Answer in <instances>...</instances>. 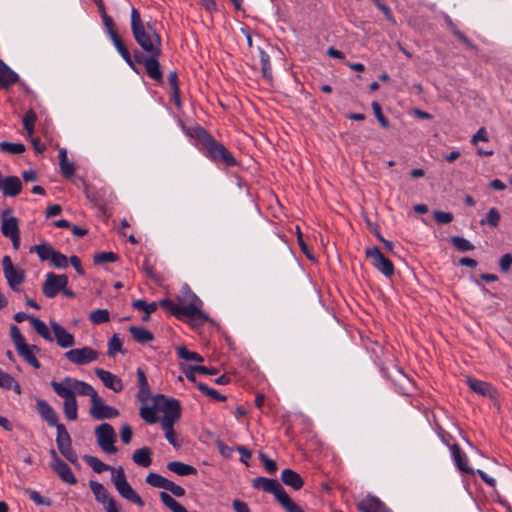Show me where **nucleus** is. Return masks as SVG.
I'll return each mask as SVG.
<instances>
[{
	"label": "nucleus",
	"instance_id": "obj_1",
	"mask_svg": "<svg viewBox=\"0 0 512 512\" xmlns=\"http://www.w3.org/2000/svg\"><path fill=\"white\" fill-rule=\"evenodd\" d=\"M177 301L179 304L168 298L162 299L160 300V306L178 320L198 318L203 322H211L209 315L202 311V300L191 290L188 284L181 287Z\"/></svg>",
	"mask_w": 512,
	"mask_h": 512
},
{
	"label": "nucleus",
	"instance_id": "obj_2",
	"mask_svg": "<svg viewBox=\"0 0 512 512\" xmlns=\"http://www.w3.org/2000/svg\"><path fill=\"white\" fill-rule=\"evenodd\" d=\"M131 31L136 43L146 52H153L161 49V37L157 33L154 24L143 22L140 12L132 7L131 10Z\"/></svg>",
	"mask_w": 512,
	"mask_h": 512
},
{
	"label": "nucleus",
	"instance_id": "obj_3",
	"mask_svg": "<svg viewBox=\"0 0 512 512\" xmlns=\"http://www.w3.org/2000/svg\"><path fill=\"white\" fill-rule=\"evenodd\" d=\"M199 151L204 157L218 166L236 167L239 165L234 155L213 136L208 139L203 147H200Z\"/></svg>",
	"mask_w": 512,
	"mask_h": 512
},
{
	"label": "nucleus",
	"instance_id": "obj_4",
	"mask_svg": "<svg viewBox=\"0 0 512 512\" xmlns=\"http://www.w3.org/2000/svg\"><path fill=\"white\" fill-rule=\"evenodd\" d=\"M155 401L164 413L161 425H174L181 418L182 408L179 400L158 394Z\"/></svg>",
	"mask_w": 512,
	"mask_h": 512
},
{
	"label": "nucleus",
	"instance_id": "obj_5",
	"mask_svg": "<svg viewBox=\"0 0 512 512\" xmlns=\"http://www.w3.org/2000/svg\"><path fill=\"white\" fill-rule=\"evenodd\" d=\"M50 386L52 387L53 391L64 400L63 411L65 417L68 420L75 421L78 417V404L76 397L73 395V392L70 391V389H65L62 384H58V382L55 380L50 382Z\"/></svg>",
	"mask_w": 512,
	"mask_h": 512
},
{
	"label": "nucleus",
	"instance_id": "obj_6",
	"mask_svg": "<svg viewBox=\"0 0 512 512\" xmlns=\"http://www.w3.org/2000/svg\"><path fill=\"white\" fill-rule=\"evenodd\" d=\"M367 258L371 259L372 266L382 273L386 278H392L395 273L393 262L385 257L376 246L368 247L365 250Z\"/></svg>",
	"mask_w": 512,
	"mask_h": 512
},
{
	"label": "nucleus",
	"instance_id": "obj_7",
	"mask_svg": "<svg viewBox=\"0 0 512 512\" xmlns=\"http://www.w3.org/2000/svg\"><path fill=\"white\" fill-rule=\"evenodd\" d=\"M95 435L98 445L104 452L114 454L118 451L117 447L114 445L116 433L112 425L109 423L100 424L95 428Z\"/></svg>",
	"mask_w": 512,
	"mask_h": 512
},
{
	"label": "nucleus",
	"instance_id": "obj_8",
	"mask_svg": "<svg viewBox=\"0 0 512 512\" xmlns=\"http://www.w3.org/2000/svg\"><path fill=\"white\" fill-rule=\"evenodd\" d=\"M2 266L3 274L5 279L7 280L9 287L13 291L18 292L19 286L25 280V271L20 267L14 266L11 257L8 255L3 257Z\"/></svg>",
	"mask_w": 512,
	"mask_h": 512
},
{
	"label": "nucleus",
	"instance_id": "obj_9",
	"mask_svg": "<svg viewBox=\"0 0 512 512\" xmlns=\"http://www.w3.org/2000/svg\"><path fill=\"white\" fill-rule=\"evenodd\" d=\"M68 276L66 274H55L48 272L45 276V281L42 284V293L45 297L53 299L57 296L65 286L68 285Z\"/></svg>",
	"mask_w": 512,
	"mask_h": 512
},
{
	"label": "nucleus",
	"instance_id": "obj_10",
	"mask_svg": "<svg viewBox=\"0 0 512 512\" xmlns=\"http://www.w3.org/2000/svg\"><path fill=\"white\" fill-rule=\"evenodd\" d=\"M58 384H62L65 389H70L74 397H76V395L89 396L91 402L99 396L97 391L89 383L72 378L71 376H65Z\"/></svg>",
	"mask_w": 512,
	"mask_h": 512
},
{
	"label": "nucleus",
	"instance_id": "obj_11",
	"mask_svg": "<svg viewBox=\"0 0 512 512\" xmlns=\"http://www.w3.org/2000/svg\"><path fill=\"white\" fill-rule=\"evenodd\" d=\"M65 357L73 364L86 365L98 358V352L91 347L70 349L65 353Z\"/></svg>",
	"mask_w": 512,
	"mask_h": 512
},
{
	"label": "nucleus",
	"instance_id": "obj_12",
	"mask_svg": "<svg viewBox=\"0 0 512 512\" xmlns=\"http://www.w3.org/2000/svg\"><path fill=\"white\" fill-rule=\"evenodd\" d=\"M89 413L96 420L113 419L119 416V410L105 404L99 396L91 402Z\"/></svg>",
	"mask_w": 512,
	"mask_h": 512
},
{
	"label": "nucleus",
	"instance_id": "obj_13",
	"mask_svg": "<svg viewBox=\"0 0 512 512\" xmlns=\"http://www.w3.org/2000/svg\"><path fill=\"white\" fill-rule=\"evenodd\" d=\"M147 54L148 59L144 64L147 76L155 82H157L158 84H163V72L161 70V66L159 63V58L162 54V50L157 49Z\"/></svg>",
	"mask_w": 512,
	"mask_h": 512
},
{
	"label": "nucleus",
	"instance_id": "obj_14",
	"mask_svg": "<svg viewBox=\"0 0 512 512\" xmlns=\"http://www.w3.org/2000/svg\"><path fill=\"white\" fill-rule=\"evenodd\" d=\"M281 483L282 482H253V486L256 489H262L265 492L272 493L283 507L291 498L286 493Z\"/></svg>",
	"mask_w": 512,
	"mask_h": 512
},
{
	"label": "nucleus",
	"instance_id": "obj_15",
	"mask_svg": "<svg viewBox=\"0 0 512 512\" xmlns=\"http://www.w3.org/2000/svg\"><path fill=\"white\" fill-rule=\"evenodd\" d=\"M179 125L182 128L183 133L196 141V146L198 150L200 147H203L204 144L208 141V139L212 136L205 128L202 126L195 124L191 127L185 126L182 120H179Z\"/></svg>",
	"mask_w": 512,
	"mask_h": 512
},
{
	"label": "nucleus",
	"instance_id": "obj_16",
	"mask_svg": "<svg viewBox=\"0 0 512 512\" xmlns=\"http://www.w3.org/2000/svg\"><path fill=\"white\" fill-rule=\"evenodd\" d=\"M360 512H393L378 497L367 495L356 504Z\"/></svg>",
	"mask_w": 512,
	"mask_h": 512
},
{
	"label": "nucleus",
	"instance_id": "obj_17",
	"mask_svg": "<svg viewBox=\"0 0 512 512\" xmlns=\"http://www.w3.org/2000/svg\"><path fill=\"white\" fill-rule=\"evenodd\" d=\"M451 456L457 469L467 475L474 476V470L469 466V460L466 453L458 444L450 446Z\"/></svg>",
	"mask_w": 512,
	"mask_h": 512
},
{
	"label": "nucleus",
	"instance_id": "obj_18",
	"mask_svg": "<svg viewBox=\"0 0 512 512\" xmlns=\"http://www.w3.org/2000/svg\"><path fill=\"white\" fill-rule=\"evenodd\" d=\"M94 372L106 388L111 389L115 393L123 390L122 380L113 373L98 367L95 368Z\"/></svg>",
	"mask_w": 512,
	"mask_h": 512
},
{
	"label": "nucleus",
	"instance_id": "obj_19",
	"mask_svg": "<svg viewBox=\"0 0 512 512\" xmlns=\"http://www.w3.org/2000/svg\"><path fill=\"white\" fill-rule=\"evenodd\" d=\"M36 410L42 420L45 421L48 426L53 427L59 423L57 412L46 400L37 399Z\"/></svg>",
	"mask_w": 512,
	"mask_h": 512
},
{
	"label": "nucleus",
	"instance_id": "obj_20",
	"mask_svg": "<svg viewBox=\"0 0 512 512\" xmlns=\"http://www.w3.org/2000/svg\"><path fill=\"white\" fill-rule=\"evenodd\" d=\"M50 325L58 346L69 348L75 344L74 335L69 333L63 326L56 321H51Z\"/></svg>",
	"mask_w": 512,
	"mask_h": 512
},
{
	"label": "nucleus",
	"instance_id": "obj_21",
	"mask_svg": "<svg viewBox=\"0 0 512 512\" xmlns=\"http://www.w3.org/2000/svg\"><path fill=\"white\" fill-rule=\"evenodd\" d=\"M18 354L33 368L39 369L41 364L36 357V353L40 352V348L36 345H30L27 342L16 347Z\"/></svg>",
	"mask_w": 512,
	"mask_h": 512
},
{
	"label": "nucleus",
	"instance_id": "obj_22",
	"mask_svg": "<svg viewBox=\"0 0 512 512\" xmlns=\"http://www.w3.org/2000/svg\"><path fill=\"white\" fill-rule=\"evenodd\" d=\"M181 369L183 373L185 374L186 378L193 382L196 386L197 383H199L196 379L195 373H200V376L203 375H215L218 373L217 368L215 367H206V366H199V365H183L181 364Z\"/></svg>",
	"mask_w": 512,
	"mask_h": 512
},
{
	"label": "nucleus",
	"instance_id": "obj_23",
	"mask_svg": "<svg viewBox=\"0 0 512 512\" xmlns=\"http://www.w3.org/2000/svg\"><path fill=\"white\" fill-rule=\"evenodd\" d=\"M22 191V183L17 176H7L0 183V192L8 197H15Z\"/></svg>",
	"mask_w": 512,
	"mask_h": 512
},
{
	"label": "nucleus",
	"instance_id": "obj_24",
	"mask_svg": "<svg viewBox=\"0 0 512 512\" xmlns=\"http://www.w3.org/2000/svg\"><path fill=\"white\" fill-rule=\"evenodd\" d=\"M114 484L117 491L123 498L138 506H144V501L131 487L130 482H114Z\"/></svg>",
	"mask_w": 512,
	"mask_h": 512
},
{
	"label": "nucleus",
	"instance_id": "obj_25",
	"mask_svg": "<svg viewBox=\"0 0 512 512\" xmlns=\"http://www.w3.org/2000/svg\"><path fill=\"white\" fill-rule=\"evenodd\" d=\"M8 214H11L10 209H6L1 214V232L5 237L13 236L15 234L20 233L18 219L14 216L7 217Z\"/></svg>",
	"mask_w": 512,
	"mask_h": 512
},
{
	"label": "nucleus",
	"instance_id": "obj_26",
	"mask_svg": "<svg viewBox=\"0 0 512 512\" xmlns=\"http://www.w3.org/2000/svg\"><path fill=\"white\" fill-rule=\"evenodd\" d=\"M17 82H19L18 74L0 59V85L7 88Z\"/></svg>",
	"mask_w": 512,
	"mask_h": 512
},
{
	"label": "nucleus",
	"instance_id": "obj_27",
	"mask_svg": "<svg viewBox=\"0 0 512 512\" xmlns=\"http://www.w3.org/2000/svg\"><path fill=\"white\" fill-rule=\"evenodd\" d=\"M167 469L180 477L197 475V469L194 466L179 461L169 462L167 464Z\"/></svg>",
	"mask_w": 512,
	"mask_h": 512
},
{
	"label": "nucleus",
	"instance_id": "obj_28",
	"mask_svg": "<svg viewBox=\"0 0 512 512\" xmlns=\"http://www.w3.org/2000/svg\"><path fill=\"white\" fill-rule=\"evenodd\" d=\"M132 460L138 466L147 468L152 463V450L151 448L144 446L140 449L134 451L132 455Z\"/></svg>",
	"mask_w": 512,
	"mask_h": 512
},
{
	"label": "nucleus",
	"instance_id": "obj_29",
	"mask_svg": "<svg viewBox=\"0 0 512 512\" xmlns=\"http://www.w3.org/2000/svg\"><path fill=\"white\" fill-rule=\"evenodd\" d=\"M128 330L133 339L140 344H146L154 339L153 333L144 327L130 326Z\"/></svg>",
	"mask_w": 512,
	"mask_h": 512
},
{
	"label": "nucleus",
	"instance_id": "obj_30",
	"mask_svg": "<svg viewBox=\"0 0 512 512\" xmlns=\"http://www.w3.org/2000/svg\"><path fill=\"white\" fill-rule=\"evenodd\" d=\"M446 23L448 25V27L450 28L451 32L453 33V35L455 37H457V39L462 42L466 48L472 50V51H478V46L475 45L464 33H462L458 28L457 26L454 24V22L452 21V19L447 16L446 17Z\"/></svg>",
	"mask_w": 512,
	"mask_h": 512
},
{
	"label": "nucleus",
	"instance_id": "obj_31",
	"mask_svg": "<svg viewBox=\"0 0 512 512\" xmlns=\"http://www.w3.org/2000/svg\"><path fill=\"white\" fill-rule=\"evenodd\" d=\"M89 483L96 500L102 503L105 507L109 505L110 501H115L112 497L109 496L107 490L100 482Z\"/></svg>",
	"mask_w": 512,
	"mask_h": 512
},
{
	"label": "nucleus",
	"instance_id": "obj_32",
	"mask_svg": "<svg viewBox=\"0 0 512 512\" xmlns=\"http://www.w3.org/2000/svg\"><path fill=\"white\" fill-rule=\"evenodd\" d=\"M55 249L48 243L38 244L30 247V253H36L41 261H47L52 259V254L55 253Z\"/></svg>",
	"mask_w": 512,
	"mask_h": 512
},
{
	"label": "nucleus",
	"instance_id": "obj_33",
	"mask_svg": "<svg viewBox=\"0 0 512 512\" xmlns=\"http://www.w3.org/2000/svg\"><path fill=\"white\" fill-rule=\"evenodd\" d=\"M259 57H260L262 76L267 81L271 82L273 79V74H272V66H271L270 56L265 50L259 49Z\"/></svg>",
	"mask_w": 512,
	"mask_h": 512
},
{
	"label": "nucleus",
	"instance_id": "obj_34",
	"mask_svg": "<svg viewBox=\"0 0 512 512\" xmlns=\"http://www.w3.org/2000/svg\"><path fill=\"white\" fill-rule=\"evenodd\" d=\"M0 388L6 390H13L15 393H21V387L19 383L9 373L4 372L0 369Z\"/></svg>",
	"mask_w": 512,
	"mask_h": 512
},
{
	"label": "nucleus",
	"instance_id": "obj_35",
	"mask_svg": "<svg viewBox=\"0 0 512 512\" xmlns=\"http://www.w3.org/2000/svg\"><path fill=\"white\" fill-rule=\"evenodd\" d=\"M467 384L473 392L482 396L488 395L491 390V385L489 383L476 378L468 377Z\"/></svg>",
	"mask_w": 512,
	"mask_h": 512
},
{
	"label": "nucleus",
	"instance_id": "obj_36",
	"mask_svg": "<svg viewBox=\"0 0 512 512\" xmlns=\"http://www.w3.org/2000/svg\"><path fill=\"white\" fill-rule=\"evenodd\" d=\"M160 499L163 504L169 508L172 512H188L187 509L176 501L169 493L161 492Z\"/></svg>",
	"mask_w": 512,
	"mask_h": 512
},
{
	"label": "nucleus",
	"instance_id": "obj_37",
	"mask_svg": "<svg viewBox=\"0 0 512 512\" xmlns=\"http://www.w3.org/2000/svg\"><path fill=\"white\" fill-rule=\"evenodd\" d=\"M258 461L264 467V470L268 475L274 476L276 474L278 465L275 460L269 458L265 453L259 452Z\"/></svg>",
	"mask_w": 512,
	"mask_h": 512
},
{
	"label": "nucleus",
	"instance_id": "obj_38",
	"mask_svg": "<svg viewBox=\"0 0 512 512\" xmlns=\"http://www.w3.org/2000/svg\"><path fill=\"white\" fill-rule=\"evenodd\" d=\"M54 471L59 475L61 480H76L69 465L61 459L55 462Z\"/></svg>",
	"mask_w": 512,
	"mask_h": 512
},
{
	"label": "nucleus",
	"instance_id": "obj_39",
	"mask_svg": "<svg viewBox=\"0 0 512 512\" xmlns=\"http://www.w3.org/2000/svg\"><path fill=\"white\" fill-rule=\"evenodd\" d=\"M132 307L135 310L143 311L145 312V314L151 315L153 312L157 310L158 307L161 306L160 301L147 303L144 299H137L132 302Z\"/></svg>",
	"mask_w": 512,
	"mask_h": 512
},
{
	"label": "nucleus",
	"instance_id": "obj_40",
	"mask_svg": "<svg viewBox=\"0 0 512 512\" xmlns=\"http://www.w3.org/2000/svg\"><path fill=\"white\" fill-rule=\"evenodd\" d=\"M84 461L92 468L95 473H102L109 471L110 467L108 464L102 462L99 458L91 455H84Z\"/></svg>",
	"mask_w": 512,
	"mask_h": 512
},
{
	"label": "nucleus",
	"instance_id": "obj_41",
	"mask_svg": "<svg viewBox=\"0 0 512 512\" xmlns=\"http://www.w3.org/2000/svg\"><path fill=\"white\" fill-rule=\"evenodd\" d=\"M154 487L164 488L169 490L174 496L182 497L185 494V489L177 485L175 482H148Z\"/></svg>",
	"mask_w": 512,
	"mask_h": 512
},
{
	"label": "nucleus",
	"instance_id": "obj_42",
	"mask_svg": "<svg viewBox=\"0 0 512 512\" xmlns=\"http://www.w3.org/2000/svg\"><path fill=\"white\" fill-rule=\"evenodd\" d=\"M30 324L35 329V331L41 337H43L45 340H47V341H52L53 340L47 325L42 320H40L39 318L34 316V317H31Z\"/></svg>",
	"mask_w": 512,
	"mask_h": 512
},
{
	"label": "nucleus",
	"instance_id": "obj_43",
	"mask_svg": "<svg viewBox=\"0 0 512 512\" xmlns=\"http://www.w3.org/2000/svg\"><path fill=\"white\" fill-rule=\"evenodd\" d=\"M197 388L206 396L210 397L211 399L215 401L224 402L227 400V397L223 394H221L219 391H217L214 388L209 387L205 383L199 382L197 383Z\"/></svg>",
	"mask_w": 512,
	"mask_h": 512
},
{
	"label": "nucleus",
	"instance_id": "obj_44",
	"mask_svg": "<svg viewBox=\"0 0 512 512\" xmlns=\"http://www.w3.org/2000/svg\"><path fill=\"white\" fill-rule=\"evenodd\" d=\"M54 427H56V429H57L56 444H57L58 448H61V446H64V445L67 446V444L72 443L70 434L68 433L64 424L58 423Z\"/></svg>",
	"mask_w": 512,
	"mask_h": 512
},
{
	"label": "nucleus",
	"instance_id": "obj_45",
	"mask_svg": "<svg viewBox=\"0 0 512 512\" xmlns=\"http://www.w3.org/2000/svg\"><path fill=\"white\" fill-rule=\"evenodd\" d=\"M177 355L180 359L185 361L203 362L204 358L197 352L190 351L185 346H179L176 349Z\"/></svg>",
	"mask_w": 512,
	"mask_h": 512
},
{
	"label": "nucleus",
	"instance_id": "obj_46",
	"mask_svg": "<svg viewBox=\"0 0 512 512\" xmlns=\"http://www.w3.org/2000/svg\"><path fill=\"white\" fill-rule=\"evenodd\" d=\"M37 120V114L33 109H29L23 116L22 122L23 127L26 130L27 134L32 137L34 133V125Z\"/></svg>",
	"mask_w": 512,
	"mask_h": 512
},
{
	"label": "nucleus",
	"instance_id": "obj_47",
	"mask_svg": "<svg viewBox=\"0 0 512 512\" xmlns=\"http://www.w3.org/2000/svg\"><path fill=\"white\" fill-rule=\"evenodd\" d=\"M450 241L459 252H468L475 248L469 240L461 236H452Z\"/></svg>",
	"mask_w": 512,
	"mask_h": 512
},
{
	"label": "nucleus",
	"instance_id": "obj_48",
	"mask_svg": "<svg viewBox=\"0 0 512 512\" xmlns=\"http://www.w3.org/2000/svg\"><path fill=\"white\" fill-rule=\"evenodd\" d=\"M118 259H119L118 254L111 252V251L98 252V253H95L93 256V261L96 265L116 262Z\"/></svg>",
	"mask_w": 512,
	"mask_h": 512
},
{
	"label": "nucleus",
	"instance_id": "obj_49",
	"mask_svg": "<svg viewBox=\"0 0 512 512\" xmlns=\"http://www.w3.org/2000/svg\"><path fill=\"white\" fill-rule=\"evenodd\" d=\"M25 149V145L22 143L0 142V151L5 153L16 155L23 153Z\"/></svg>",
	"mask_w": 512,
	"mask_h": 512
},
{
	"label": "nucleus",
	"instance_id": "obj_50",
	"mask_svg": "<svg viewBox=\"0 0 512 512\" xmlns=\"http://www.w3.org/2000/svg\"><path fill=\"white\" fill-rule=\"evenodd\" d=\"M89 320L96 325L106 323L110 320V314L107 309H97L89 314Z\"/></svg>",
	"mask_w": 512,
	"mask_h": 512
},
{
	"label": "nucleus",
	"instance_id": "obj_51",
	"mask_svg": "<svg viewBox=\"0 0 512 512\" xmlns=\"http://www.w3.org/2000/svg\"><path fill=\"white\" fill-rule=\"evenodd\" d=\"M139 414L148 424H155L158 421L155 406H142Z\"/></svg>",
	"mask_w": 512,
	"mask_h": 512
},
{
	"label": "nucleus",
	"instance_id": "obj_52",
	"mask_svg": "<svg viewBox=\"0 0 512 512\" xmlns=\"http://www.w3.org/2000/svg\"><path fill=\"white\" fill-rule=\"evenodd\" d=\"M500 219L501 215L499 211L495 207H493L490 208L488 213L486 214V220H481V224L483 225L487 223L492 227H497L499 225Z\"/></svg>",
	"mask_w": 512,
	"mask_h": 512
},
{
	"label": "nucleus",
	"instance_id": "obj_53",
	"mask_svg": "<svg viewBox=\"0 0 512 512\" xmlns=\"http://www.w3.org/2000/svg\"><path fill=\"white\" fill-rule=\"evenodd\" d=\"M122 345V340L116 334H114L108 342V356L111 357L114 356L116 353L121 352Z\"/></svg>",
	"mask_w": 512,
	"mask_h": 512
},
{
	"label": "nucleus",
	"instance_id": "obj_54",
	"mask_svg": "<svg viewBox=\"0 0 512 512\" xmlns=\"http://www.w3.org/2000/svg\"><path fill=\"white\" fill-rule=\"evenodd\" d=\"M371 107L373 109L376 119L381 124V126L384 128H388L390 126V122L382 113L381 105L377 101H373L371 103Z\"/></svg>",
	"mask_w": 512,
	"mask_h": 512
},
{
	"label": "nucleus",
	"instance_id": "obj_55",
	"mask_svg": "<svg viewBox=\"0 0 512 512\" xmlns=\"http://www.w3.org/2000/svg\"><path fill=\"white\" fill-rule=\"evenodd\" d=\"M118 53L121 55L123 60L127 63V65L136 73H139L137 67L134 64V61L132 59V55L127 47L126 44L122 45L121 47L116 49Z\"/></svg>",
	"mask_w": 512,
	"mask_h": 512
},
{
	"label": "nucleus",
	"instance_id": "obj_56",
	"mask_svg": "<svg viewBox=\"0 0 512 512\" xmlns=\"http://www.w3.org/2000/svg\"><path fill=\"white\" fill-rule=\"evenodd\" d=\"M51 263L55 268L58 269H65L68 267V258L66 255L62 254L59 251H55L54 254H52Z\"/></svg>",
	"mask_w": 512,
	"mask_h": 512
},
{
	"label": "nucleus",
	"instance_id": "obj_57",
	"mask_svg": "<svg viewBox=\"0 0 512 512\" xmlns=\"http://www.w3.org/2000/svg\"><path fill=\"white\" fill-rule=\"evenodd\" d=\"M162 429L165 431V437L167 441L173 446V447H180L181 444L177 441V435L174 430V425H161Z\"/></svg>",
	"mask_w": 512,
	"mask_h": 512
},
{
	"label": "nucleus",
	"instance_id": "obj_58",
	"mask_svg": "<svg viewBox=\"0 0 512 512\" xmlns=\"http://www.w3.org/2000/svg\"><path fill=\"white\" fill-rule=\"evenodd\" d=\"M10 337L14 343L15 348L26 342V339L21 333L19 327L14 324L10 326Z\"/></svg>",
	"mask_w": 512,
	"mask_h": 512
},
{
	"label": "nucleus",
	"instance_id": "obj_59",
	"mask_svg": "<svg viewBox=\"0 0 512 512\" xmlns=\"http://www.w3.org/2000/svg\"><path fill=\"white\" fill-rule=\"evenodd\" d=\"M26 493L29 495V498L36 504V505H45L50 506L51 500L49 498L42 497L39 492L32 490V489H26Z\"/></svg>",
	"mask_w": 512,
	"mask_h": 512
},
{
	"label": "nucleus",
	"instance_id": "obj_60",
	"mask_svg": "<svg viewBox=\"0 0 512 512\" xmlns=\"http://www.w3.org/2000/svg\"><path fill=\"white\" fill-rule=\"evenodd\" d=\"M59 165H60L61 174L64 178L69 179L74 175V172H75L74 163L66 160V161L59 162Z\"/></svg>",
	"mask_w": 512,
	"mask_h": 512
},
{
	"label": "nucleus",
	"instance_id": "obj_61",
	"mask_svg": "<svg viewBox=\"0 0 512 512\" xmlns=\"http://www.w3.org/2000/svg\"><path fill=\"white\" fill-rule=\"evenodd\" d=\"M296 230H297V240H298V244H299V246L301 248V251L305 254V256L309 260H315V258L312 255L308 245L305 243V241L303 239V234L301 233L300 228L298 226L296 227Z\"/></svg>",
	"mask_w": 512,
	"mask_h": 512
},
{
	"label": "nucleus",
	"instance_id": "obj_62",
	"mask_svg": "<svg viewBox=\"0 0 512 512\" xmlns=\"http://www.w3.org/2000/svg\"><path fill=\"white\" fill-rule=\"evenodd\" d=\"M453 214L444 211H435L434 219L438 224L444 225L453 221Z\"/></svg>",
	"mask_w": 512,
	"mask_h": 512
},
{
	"label": "nucleus",
	"instance_id": "obj_63",
	"mask_svg": "<svg viewBox=\"0 0 512 512\" xmlns=\"http://www.w3.org/2000/svg\"><path fill=\"white\" fill-rule=\"evenodd\" d=\"M58 450L70 462H75L77 460V455L72 448V443L67 444V446L66 445L61 446V448H58Z\"/></svg>",
	"mask_w": 512,
	"mask_h": 512
},
{
	"label": "nucleus",
	"instance_id": "obj_64",
	"mask_svg": "<svg viewBox=\"0 0 512 512\" xmlns=\"http://www.w3.org/2000/svg\"><path fill=\"white\" fill-rule=\"evenodd\" d=\"M512 266V255L510 253H506L501 256L499 260L500 270L504 273L509 272Z\"/></svg>",
	"mask_w": 512,
	"mask_h": 512
}]
</instances>
